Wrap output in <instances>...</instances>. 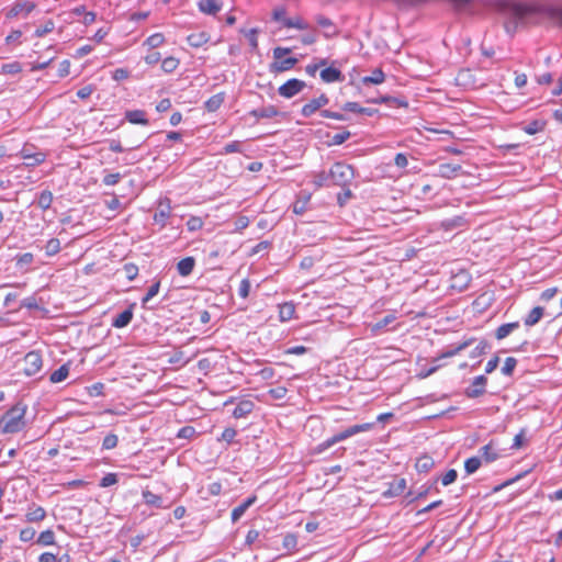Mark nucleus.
<instances>
[{"label": "nucleus", "instance_id": "1", "mask_svg": "<svg viewBox=\"0 0 562 562\" xmlns=\"http://www.w3.org/2000/svg\"><path fill=\"white\" fill-rule=\"evenodd\" d=\"M26 406L19 403L12 406L0 417V431L2 434H15L25 427Z\"/></svg>", "mask_w": 562, "mask_h": 562}, {"label": "nucleus", "instance_id": "2", "mask_svg": "<svg viewBox=\"0 0 562 562\" xmlns=\"http://www.w3.org/2000/svg\"><path fill=\"white\" fill-rule=\"evenodd\" d=\"M373 427H374V423H364V424L350 426V427L346 428L345 430L334 435L331 438L327 439L323 443H321L319 451L327 449L337 442L344 441L357 434L369 431Z\"/></svg>", "mask_w": 562, "mask_h": 562}, {"label": "nucleus", "instance_id": "3", "mask_svg": "<svg viewBox=\"0 0 562 562\" xmlns=\"http://www.w3.org/2000/svg\"><path fill=\"white\" fill-rule=\"evenodd\" d=\"M329 178L333 184L347 187L355 178L353 168L345 162H335L329 169Z\"/></svg>", "mask_w": 562, "mask_h": 562}, {"label": "nucleus", "instance_id": "4", "mask_svg": "<svg viewBox=\"0 0 562 562\" xmlns=\"http://www.w3.org/2000/svg\"><path fill=\"white\" fill-rule=\"evenodd\" d=\"M23 373L27 376H33L38 373L43 367V359L38 351H30L27 352L23 360Z\"/></svg>", "mask_w": 562, "mask_h": 562}, {"label": "nucleus", "instance_id": "5", "mask_svg": "<svg viewBox=\"0 0 562 562\" xmlns=\"http://www.w3.org/2000/svg\"><path fill=\"white\" fill-rule=\"evenodd\" d=\"M36 3L33 1L24 0L14 2L5 12L7 19H14L18 16L26 18L34 9Z\"/></svg>", "mask_w": 562, "mask_h": 562}, {"label": "nucleus", "instance_id": "6", "mask_svg": "<svg viewBox=\"0 0 562 562\" xmlns=\"http://www.w3.org/2000/svg\"><path fill=\"white\" fill-rule=\"evenodd\" d=\"M21 157L24 159L27 167H35L41 165L46 159V154L43 151H35L33 146L25 145L21 151Z\"/></svg>", "mask_w": 562, "mask_h": 562}, {"label": "nucleus", "instance_id": "7", "mask_svg": "<svg viewBox=\"0 0 562 562\" xmlns=\"http://www.w3.org/2000/svg\"><path fill=\"white\" fill-rule=\"evenodd\" d=\"M305 87V82L293 78L284 82L279 87L278 92L281 97L290 99L300 93Z\"/></svg>", "mask_w": 562, "mask_h": 562}, {"label": "nucleus", "instance_id": "8", "mask_svg": "<svg viewBox=\"0 0 562 562\" xmlns=\"http://www.w3.org/2000/svg\"><path fill=\"white\" fill-rule=\"evenodd\" d=\"M291 52L290 48L285 47H276L273 49V57L276 59H281L279 63L276 64V68L279 71H285L294 67V65L297 63V59L294 57H288L285 59H282L284 55L289 54Z\"/></svg>", "mask_w": 562, "mask_h": 562}, {"label": "nucleus", "instance_id": "9", "mask_svg": "<svg viewBox=\"0 0 562 562\" xmlns=\"http://www.w3.org/2000/svg\"><path fill=\"white\" fill-rule=\"evenodd\" d=\"M170 215L171 202L168 198H165L164 200H160L158 203V210L154 214V221L161 228H164L167 225V220L170 217Z\"/></svg>", "mask_w": 562, "mask_h": 562}, {"label": "nucleus", "instance_id": "10", "mask_svg": "<svg viewBox=\"0 0 562 562\" xmlns=\"http://www.w3.org/2000/svg\"><path fill=\"white\" fill-rule=\"evenodd\" d=\"M328 102H329V99L325 94H321L318 98L312 99L310 102L304 104L301 110V114L304 117H310L316 111H318L321 108L327 105Z\"/></svg>", "mask_w": 562, "mask_h": 562}, {"label": "nucleus", "instance_id": "11", "mask_svg": "<svg viewBox=\"0 0 562 562\" xmlns=\"http://www.w3.org/2000/svg\"><path fill=\"white\" fill-rule=\"evenodd\" d=\"M486 378L484 375H479L474 378L470 387L465 390V395L469 398H476L485 393L486 386Z\"/></svg>", "mask_w": 562, "mask_h": 562}, {"label": "nucleus", "instance_id": "12", "mask_svg": "<svg viewBox=\"0 0 562 562\" xmlns=\"http://www.w3.org/2000/svg\"><path fill=\"white\" fill-rule=\"evenodd\" d=\"M255 408V403L250 400L240 401L234 408L232 415L234 418H244L248 416Z\"/></svg>", "mask_w": 562, "mask_h": 562}, {"label": "nucleus", "instance_id": "13", "mask_svg": "<svg viewBox=\"0 0 562 562\" xmlns=\"http://www.w3.org/2000/svg\"><path fill=\"white\" fill-rule=\"evenodd\" d=\"M479 453H480L479 457L481 458V461H484L486 463L494 462L499 457L497 449L493 442H490V443L483 446L482 448H480Z\"/></svg>", "mask_w": 562, "mask_h": 562}, {"label": "nucleus", "instance_id": "14", "mask_svg": "<svg viewBox=\"0 0 562 562\" xmlns=\"http://www.w3.org/2000/svg\"><path fill=\"white\" fill-rule=\"evenodd\" d=\"M46 517V510L42 506L35 504L27 508L25 520L29 522L42 521Z\"/></svg>", "mask_w": 562, "mask_h": 562}, {"label": "nucleus", "instance_id": "15", "mask_svg": "<svg viewBox=\"0 0 562 562\" xmlns=\"http://www.w3.org/2000/svg\"><path fill=\"white\" fill-rule=\"evenodd\" d=\"M321 79L326 83L342 81L344 76L341 71L334 67H327L321 71Z\"/></svg>", "mask_w": 562, "mask_h": 562}, {"label": "nucleus", "instance_id": "16", "mask_svg": "<svg viewBox=\"0 0 562 562\" xmlns=\"http://www.w3.org/2000/svg\"><path fill=\"white\" fill-rule=\"evenodd\" d=\"M195 267V259L193 257H186L177 263V271L181 277H188L193 272Z\"/></svg>", "mask_w": 562, "mask_h": 562}, {"label": "nucleus", "instance_id": "17", "mask_svg": "<svg viewBox=\"0 0 562 562\" xmlns=\"http://www.w3.org/2000/svg\"><path fill=\"white\" fill-rule=\"evenodd\" d=\"M133 319V310L132 306L130 308H126L122 313H120L112 321V326L115 328H123L126 327Z\"/></svg>", "mask_w": 562, "mask_h": 562}, {"label": "nucleus", "instance_id": "18", "mask_svg": "<svg viewBox=\"0 0 562 562\" xmlns=\"http://www.w3.org/2000/svg\"><path fill=\"white\" fill-rule=\"evenodd\" d=\"M125 119L132 124L147 125L146 112L143 110H130L125 112Z\"/></svg>", "mask_w": 562, "mask_h": 562}, {"label": "nucleus", "instance_id": "19", "mask_svg": "<svg viewBox=\"0 0 562 562\" xmlns=\"http://www.w3.org/2000/svg\"><path fill=\"white\" fill-rule=\"evenodd\" d=\"M460 170H461V166L460 165L445 162V164H440L439 165V167H438V175L440 177H442V178L451 179Z\"/></svg>", "mask_w": 562, "mask_h": 562}, {"label": "nucleus", "instance_id": "20", "mask_svg": "<svg viewBox=\"0 0 562 562\" xmlns=\"http://www.w3.org/2000/svg\"><path fill=\"white\" fill-rule=\"evenodd\" d=\"M255 501H256L255 496L248 497L240 505L235 507L232 510V521L233 522L238 521L243 517V515L246 513V510L255 503Z\"/></svg>", "mask_w": 562, "mask_h": 562}, {"label": "nucleus", "instance_id": "21", "mask_svg": "<svg viewBox=\"0 0 562 562\" xmlns=\"http://www.w3.org/2000/svg\"><path fill=\"white\" fill-rule=\"evenodd\" d=\"M142 497H143L145 504L148 506L156 507V508L165 507L161 496H159L148 490H144L142 492Z\"/></svg>", "mask_w": 562, "mask_h": 562}, {"label": "nucleus", "instance_id": "22", "mask_svg": "<svg viewBox=\"0 0 562 562\" xmlns=\"http://www.w3.org/2000/svg\"><path fill=\"white\" fill-rule=\"evenodd\" d=\"M295 305L292 302H285L279 305V318L281 322H288L294 317Z\"/></svg>", "mask_w": 562, "mask_h": 562}, {"label": "nucleus", "instance_id": "23", "mask_svg": "<svg viewBox=\"0 0 562 562\" xmlns=\"http://www.w3.org/2000/svg\"><path fill=\"white\" fill-rule=\"evenodd\" d=\"M385 80V75L381 68H375L370 76L362 77L361 82L367 85H380Z\"/></svg>", "mask_w": 562, "mask_h": 562}, {"label": "nucleus", "instance_id": "24", "mask_svg": "<svg viewBox=\"0 0 562 562\" xmlns=\"http://www.w3.org/2000/svg\"><path fill=\"white\" fill-rule=\"evenodd\" d=\"M342 109L348 112L360 113V114H364L368 116H372L376 112V110H374V109L362 108L357 102H346L344 104Z\"/></svg>", "mask_w": 562, "mask_h": 562}, {"label": "nucleus", "instance_id": "25", "mask_svg": "<svg viewBox=\"0 0 562 562\" xmlns=\"http://www.w3.org/2000/svg\"><path fill=\"white\" fill-rule=\"evenodd\" d=\"M543 313H544V310L543 307L541 306H536L533 307L529 313L528 315L525 317L524 319V324L526 326H533L536 325L537 323H539V321L541 319V317L543 316Z\"/></svg>", "mask_w": 562, "mask_h": 562}, {"label": "nucleus", "instance_id": "26", "mask_svg": "<svg viewBox=\"0 0 562 562\" xmlns=\"http://www.w3.org/2000/svg\"><path fill=\"white\" fill-rule=\"evenodd\" d=\"M518 327H519L518 322L503 324L496 329L495 337H496V339L502 340V339L506 338L508 335H510Z\"/></svg>", "mask_w": 562, "mask_h": 562}, {"label": "nucleus", "instance_id": "27", "mask_svg": "<svg viewBox=\"0 0 562 562\" xmlns=\"http://www.w3.org/2000/svg\"><path fill=\"white\" fill-rule=\"evenodd\" d=\"M278 110L273 105L263 106L260 109H256L251 112V114L257 119H272L278 115Z\"/></svg>", "mask_w": 562, "mask_h": 562}, {"label": "nucleus", "instance_id": "28", "mask_svg": "<svg viewBox=\"0 0 562 562\" xmlns=\"http://www.w3.org/2000/svg\"><path fill=\"white\" fill-rule=\"evenodd\" d=\"M70 366L69 363H65L61 367H59L57 370H55L50 376L49 381L52 383H59L67 379L69 374Z\"/></svg>", "mask_w": 562, "mask_h": 562}, {"label": "nucleus", "instance_id": "29", "mask_svg": "<svg viewBox=\"0 0 562 562\" xmlns=\"http://www.w3.org/2000/svg\"><path fill=\"white\" fill-rule=\"evenodd\" d=\"M199 8L202 12L207 14H215L221 9L216 0H200Z\"/></svg>", "mask_w": 562, "mask_h": 562}, {"label": "nucleus", "instance_id": "30", "mask_svg": "<svg viewBox=\"0 0 562 562\" xmlns=\"http://www.w3.org/2000/svg\"><path fill=\"white\" fill-rule=\"evenodd\" d=\"M470 344H471L470 340H465V341L459 344L458 346L443 351L438 358L435 359V361H437L439 359H443V358L453 357V356L458 355L460 351L468 348L470 346Z\"/></svg>", "mask_w": 562, "mask_h": 562}, {"label": "nucleus", "instance_id": "31", "mask_svg": "<svg viewBox=\"0 0 562 562\" xmlns=\"http://www.w3.org/2000/svg\"><path fill=\"white\" fill-rule=\"evenodd\" d=\"M435 464V461L429 456H423L416 461V469L418 472H428Z\"/></svg>", "mask_w": 562, "mask_h": 562}, {"label": "nucleus", "instance_id": "32", "mask_svg": "<svg viewBox=\"0 0 562 562\" xmlns=\"http://www.w3.org/2000/svg\"><path fill=\"white\" fill-rule=\"evenodd\" d=\"M481 464H482V461L479 456L471 457L465 460L464 470H465L467 474H473L480 469Z\"/></svg>", "mask_w": 562, "mask_h": 562}, {"label": "nucleus", "instance_id": "33", "mask_svg": "<svg viewBox=\"0 0 562 562\" xmlns=\"http://www.w3.org/2000/svg\"><path fill=\"white\" fill-rule=\"evenodd\" d=\"M52 202H53V193L50 191L44 190L40 193L38 199H37V205L42 210L49 209L52 205Z\"/></svg>", "mask_w": 562, "mask_h": 562}, {"label": "nucleus", "instance_id": "34", "mask_svg": "<svg viewBox=\"0 0 562 562\" xmlns=\"http://www.w3.org/2000/svg\"><path fill=\"white\" fill-rule=\"evenodd\" d=\"M41 546H53L55 544V533L52 529L44 530L40 533L37 541Z\"/></svg>", "mask_w": 562, "mask_h": 562}, {"label": "nucleus", "instance_id": "35", "mask_svg": "<svg viewBox=\"0 0 562 562\" xmlns=\"http://www.w3.org/2000/svg\"><path fill=\"white\" fill-rule=\"evenodd\" d=\"M283 25L289 29L306 30L308 24L301 18L283 19Z\"/></svg>", "mask_w": 562, "mask_h": 562}, {"label": "nucleus", "instance_id": "36", "mask_svg": "<svg viewBox=\"0 0 562 562\" xmlns=\"http://www.w3.org/2000/svg\"><path fill=\"white\" fill-rule=\"evenodd\" d=\"M224 101V97L223 94L221 93H217V94H214L212 95L206 102H205V108L210 111V112H214L216 110L220 109V106L222 105Z\"/></svg>", "mask_w": 562, "mask_h": 562}, {"label": "nucleus", "instance_id": "37", "mask_svg": "<svg viewBox=\"0 0 562 562\" xmlns=\"http://www.w3.org/2000/svg\"><path fill=\"white\" fill-rule=\"evenodd\" d=\"M60 251V241L58 238H50L45 245V254L48 257L55 256Z\"/></svg>", "mask_w": 562, "mask_h": 562}, {"label": "nucleus", "instance_id": "38", "mask_svg": "<svg viewBox=\"0 0 562 562\" xmlns=\"http://www.w3.org/2000/svg\"><path fill=\"white\" fill-rule=\"evenodd\" d=\"M160 289V281L154 282L147 290L146 295L142 300L143 306H145L154 296H156Z\"/></svg>", "mask_w": 562, "mask_h": 562}, {"label": "nucleus", "instance_id": "39", "mask_svg": "<svg viewBox=\"0 0 562 562\" xmlns=\"http://www.w3.org/2000/svg\"><path fill=\"white\" fill-rule=\"evenodd\" d=\"M165 42V37L161 33H155L147 37L145 41V45H147L149 48H156L159 47Z\"/></svg>", "mask_w": 562, "mask_h": 562}, {"label": "nucleus", "instance_id": "40", "mask_svg": "<svg viewBox=\"0 0 562 562\" xmlns=\"http://www.w3.org/2000/svg\"><path fill=\"white\" fill-rule=\"evenodd\" d=\"M310 201V195H306L304 199H299L293 204V212L297 215H302L307 210V204Z\"/></svg>", "mask_w": 562, "mask_h": 562}, {"label": "nucleus", "instance_id": "41", "mask_svg": "<svg viewBox=\"0 0 562 562\" xmlns=\"http://www.w3.org/2000/svg\"><path fill=\"white\" fill-rule=\"evenodd\" d=\"M179 65V60L175 57H166L161 61V68L165 72H172Z\"/></svg>", "mask_w": 562, "mask_h": 562}, {"label": "nucleus", "instance_id": "42", "mask_svg": "<svg viewBox=\"0 0 562 562\" xmlns=\"http://www.w3.org/2000/svg\"><path fill=\"white\" fill-rule=\"evenodd\" d=\"M188 42L193 47H200L207 42V37L204 33L191 34L188 36Z\"/></svg>", "mask_w": 562, "mask_h": 562}, {"label": "nucleus", "instance_id": "43", "mask_svg": "<svg viewBox=\"0 0 562 562\" xmlns=\"http://www.w3.org/2000/svg\"><path fill=\"white\" fill-rule=\"evenodd\" d=\"M54 29H55V23H54V21H53V20H47V21L44 23V25H43V26L37 27V29L35 30L34 35H35L36 37H43L44 35H46V34H48V33L53 32V31H54Z\"/></svg>", "mask_w": 562, "mask_h": 562}, {"label": "nucleus", "instance_id": "44", "mask_svg": "<svg viewBox=\"0 0 562 562\" xmlns=\"http://www.w3.org/2000/svg\"><path fill=\"white\" fill-rule=\"evenodd\" d=\"M394 321H395V316L393 314H389V315L384 316L381 321L375 323L371 329L373 333H378V331L382 330L384 327H386L389 324L393 323Z\"/></svg>", "mask_w": 562, "mask_h": 562}, {"label": "nucleus", "instance_id": "45", "mask_svg": "<svg viewBox=\"0 0 562 562\" xmlns=\"http://www.w3.org/2000/svg\"><path fill=\"white\" fill-rule=\"evenodd\" d=\"M119 438L115 434H109L104 437L102 441V449L111 450L117 446Z\"/></svg>", "mask_w": 562, "mask_h": 562}, {"label": "nucleus", "instance_id": "46", "mask_svg": "<svg viewBox=\"0 0 562 562\" xmlns=\"http://www.w3.org/2000/svg\"><path fill=\"white\" fill-rule=\"evenodd\" d=\"M517 360L514 357L506 358L504 366L502 367V373L510 376L516 368Z\"/></svg>", "mask_w": 562, "mask_h": 562}, {"label": "nucleus", "instance_id": "47", "mask_svg": "<svg viewBox=\"0 0 562 562\" xmlns=\"http://www.w3.org/2000/svg\"><path fill=\"white\" fill-rule=\"evenodd\" d=\"M187 227L190 232H196L203 227V220L199 216H191L187 221Z\"/></svg>", "mask_w": 562, "mask_h": 562}, {"label": "nucleus", "instance_id": "48", "mask_svg": "<svg viewBox=\"0 0 562 562\" xmlns=\"http://www.w3.org/2000/svg\"><path fill=\"white\" fill-rule=\"evenodd\" d=\"M196 434L194 427L192 426H184L179 429L177 437L181 439H191Z\"/></svg>", "mask_w": 562, "mask_h": 562}, {"label": "nucleus", "instance_id": "49", "mask_svg": "<svg viewBox=\"0 0 562 562\" xmlns=\"http://www.w3.org/2000/svg\"><path fill=\"white\" fill-rule=\"evenodd\" d=\"M117 483V475L115 473H108L105 474L101 481L100 486L101 487H109Z\"/></svg>", "mask_w": 562, "mask_h": 562}, {"label": "nucleus", "instance_id": "50", "mask_svg": "<svg viewBox=\"0 0 562 562\" xmlns=\"http://www.w3.org/2000/svg\"><path fill=\"white\" fill-rule=\"evenodd\" d=\"M288 389L285 386H277L269 390V395L274 400H282L285 397Z\"/></svg>", "mask_w": 562, "mask_h": 562}, {"label": "nucleus", "instance_id": "51", "mask_svg": "<svg viewBox=\"0 0 562 562\" xmlns=\"http://www.w3.org/2000/svg\"><path fill=\"white\" fill-rule=\"evenodd\" d=\"M36 531L34 528L27 527L20 531V540L23 542H29L34 539Z\"/></svg>", "mask_w": 562, "mask_h": 562}, {"label": "nucleus", "instance_id": "52", "mask_svg": "<svg viewBox=\"0 0 562 562\" xmlns=\"http://www.w3.org/2000/svg\"><path fill=\"white\" fill-rule=\"evenodd\" d=\"M250 291V282L248 279H243L238 286V295L243 299L248 297Z\"/></svg>", "mask_w": 562, "mask_h": 562}, {"label": "nucleus", "instance_id": "53", "mask_svg": "<svg viewBox=\"0 0 562 562\" xmlns=\"http://www.w3.org/2000/svg\"><path fill=\"white\" fill-rule=\"evenodd\" d=\"M458 473L454 469H450L441 479L443 486H448L457 480Z\"/></svg>", "mask_w": 562, "mask_h": 562}, {"label": "nucleus", "instance_id": "54", "mask_svg": "<svg viewBox=\"0 0 562 562\" xmlns=\"http://www.w3.org/2000/svg\"><path fill=\"white\" fill-rule=\"evenodd\" d=\"M122 176L120 172L108 173L103 177V183L105 186H115L121 180Z\"/></svg>", "mask_w": 562, "mask_h": 562}, {"label": "nucleus", "instance_id": "55", "mask_svg": "<svg viewBox=\"0 0 562 562\" xmlns=\"http://www.w3.org/2000/svg\"><path fill=\"white\" fill-rule=\"evenodd\" d=\"M124 271H125L126 278L130 281L134 280L138 274V268H137V266H135L133 263H126L124 266Z\"/></svg>", "mask_w": 562, "mask_h": 562}, {"label": "nucleus", "instance_id": "56", "mask_svg": "<svg viewBox=\"0 0 562 562\" xmlns=\"http://www.w3.org/2000/svg\"><path fill=\"white\" fill-rule=\"evenodd\" d=\"M465 225V218L462 216H456L453 218L447 220L445 222V226L447 228H453Z\"/></svg>", "mask_w": 562, "mask_h": 562}, {"label": "nucleus", "instance_id": "57", "mask_svg": "<svg viewBox=\"0 0 562 562\" xmlns=\"http://www.w3.org/2000/svg\"><path fill=\"white\" fill-rule=\"evenodd\" d=\"M33 259H34V257L31 252H25V254L18 256L16 263L20 267L29 266L33 262Z\"/></svg>", "mask_w": 562, "mask_h": 562}, {"label": "nucleus", "instance_id": "58", "mask_svg": "<svg viewBox=\"0 0 562 562\" xmlns=\"http://www.w3.org/2000/svg\"><path fill=\"white\" fill-rule=\"evenodd\" d=\"M350 137V132L348 131H345V132H341V133H337L333 136L331 138V144L333 145H341L342 143H345L348 138Z\"/></svg>", "mask_w": 562, "mask_h": 562}, {"label": "nucleus", "instance_id": "59", "mask_svg": "<svg viewBox=\"0 0 562 562\" xmlns=\"http://www.w3.org/2000/svg\"><path fill=\"white\" fill-rule=\"evenodd\" d=\"M240 151V143L238 140L231 142L223 147L222 154H232Z\"/></svg>", "mask_w": 562, "mask_h": 562}, {"label": "nucleus", "instance_id": "60", "mask_svg": "<svg viewBox=\"0 0 562 562\" xmlns=\"http://www.w3.org/2000/svg\"><path fill=\"white\" fill-rule=\"evenodd\" d=\"M237 435V431L234 429V428H225L224 431L222 432V436H221V440L227 442V443H231L234 438L236 437Z\"/></svg>", "mask_w": 562, "mask_h": 562}, {"label": "nucleus", "instance_id": "61", "mask_svg": "<svg viewBox=\"0 0 562 562\" xmlns=\"http://www.w3.org/2000/svg\"><path fill=\"white\" fill-rule=\"evenodd\" d=\"M260 537V532L256 529H251L247 532L245 543L247 546H252Z\"/></svg>", "mask_w": 562, "mask_h": 562}, {"label": "nucleus", "instance_id": "62", "mask_svg": "<svg viewBox=\"0 0 562 562\" xmlns=\"http://www.w3.org/2000/svg\"><path fill=\"white\" fill-rule=\"evenodd\" d=\"M297 544V540H296V537L294 535H286L284 538H283V547L285 549H293L295 548Z\"/></svg>", "mask_w": 562, "mask_h": 562}, {"label": "nucleus", "instance_id": "63", "mask_svg": "<svg viewBox=\"0 0 562 562\" xmlns=\"http://www.w3.org/2000/svg\"><path fill=\"white\" fill-rule=\"evenodd\" d=\"M93 91H94L93 86L88 85L77 91V97L80 99H87L93 93Z\"/></svg>", "mask_w": 562, "mask_h": 562}, {"label": "nucleus", "instance_id": "64", "mask_svg": "<svg viewBox=\"0 0 562 562\" xmlns=\"http://www.w3.org/2000/svg\"><path fill=\"white\" fill-rule=\"evenodd\" d=\"M540 130L541 124L538 121H533L524 127V131L529 135H533L538 133Z\"/></svg>", "mask_w": 562, "mask_h": 562}]
</instances>
